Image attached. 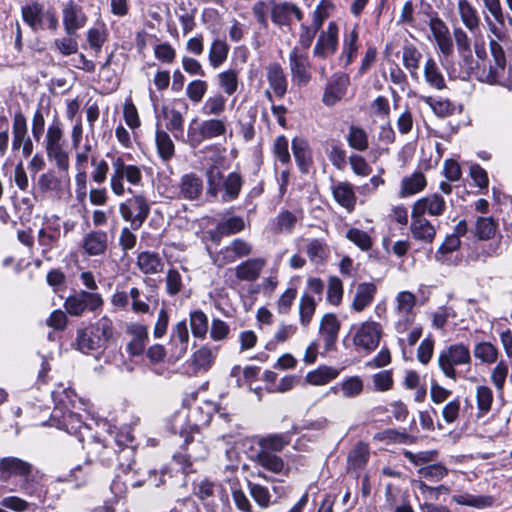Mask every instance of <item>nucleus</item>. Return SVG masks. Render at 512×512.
<instances>
[{
	"label": "nucleus",
	"instance_id": "nucleus-11",
	"mask_svg": "<svg viewBox=\"0 0 512 512\" xmlns=\"http://www.w3.org/2000/svg\"><path fill=\"white\" fill-rule=\"evenodd\" d=\"M189 339L186 320H181L172 327L168 343L169 357L172 361H178L184 357L188 351Z\"/></svg>",
	"mask_w": 512,
	"mask_h": 512
},
{
	"label": "nucleus",
	"instance_id": "nucleus-19",
	"mask_svg": "<svg viewBox=\"0 0 512 512\" xmlns=\"http://www.w3.org/2000/svg\"><path fill=\"white\" fill-rule=\"evenodd\" d=\"M80 247L88 256L104 255L108 248V234L102 230H91L83 236Z\"/></svg>",
	"mask_w": 512,
	"mask_h": 512
},
{
	"label": "nucleus",
	"instance_id": "nucleus-36",
	"mask_svg": "<svg viewBox=\"0 0 512 512\" xmlns=\"http://www.w3.org/2000/svg\"><path fill=\"white\" fill-rule=\"evenodd\" d=\"M340 374L338 368L320 365L315 370L309 371L305 376V381L313 386H321L336 379Z\"/></svg>",
	"mask_w": 512,
	"mask_h": 512
},
{
	"label": "nucleus",
	"instance_id": "nucleus-55",
	"mask_svg": "<svg viewBox=\"0 0 512 512\" xmlns=\"http://www.w3.org/2000/svg\"><path fill=\"white\" fill-rule=\"evenodd\" d=\"M421 99L438 117L444 118L454 113L455 106L447 99L437 100L431 96H423Z\"/></svg>",
	"mask_w": 512,
	"mask_h": 512
},
{
	"label": "nucleus",
	"instance_id": "nucleus-25",
	"mask_svg": "<svg viewBox=\"0 0 512 512\" xmlns=\"http://www.w3.org/2000/svg\"><path fill=\"white\" fill-rule=\"evenodd\" d=\"M349 83L348 75H335L324 91L323 102L328 106L334 105L346 94Z\"/></svg>",
	"mask_w": 512,
	"mask_h": 512
},
{
	"label": "nucleus",
	"instance_id": "nucleus-2",
	"mask_svg": "<svg viewBox=\"0 0 512 512\" xmlns=\"http://www.w3.org/2000/svg\"><path fill=\"white\" fill-rule=\"evenodd\" d=\"M207 191L206 194L216 198L221 193V201L224 203L236 200L242 190L244 180L240 173L231 172L227 176L216 166L206 171Z\"/></svg>",
	"mask_w": 512,
	"mask_h": 512
},
{
	"label": "nucleus",
	"instance_id": "nucleus-12",
	"mask_svg": "<svg viewBox=\"0 0 512 512\" xmlns=\"http://www.w3.org/2000/svg\"><path fill=\"white\" fill-rule=\"evenodd\" d=\"M382 327L379 323L373 321L363 322L357 329L353 343L368 352L375 350L380 342Z\"/></svg>",
	"mask_w": 512,
	"mask_h": 512
},
{
	"label": "nucleus",
	"instance_id": "nucleus-64",
	"mask_svg": "<svg viewBox=\"0 0 512 512\" xmlns=\"http://www.w3.org/2000/svg\"><path fill=\"white\" fill-rule=\"evenodd\" d=\"M248 489L254 501L261 507L267 508L271 503V495L267 487L248 481Z\"/></svg>",
	"mask_w": 512,
	"mask_h": 512
},
{
	"label": "nucleus",
	"instance_id": "nucleus-18",
	"mask_svg": "<svg viewBox=\"0 0 512 512\" xmlns=\"http://www.w3.org/2000/svg\"><path fill=\"white\" fill-rule=\"evenodd\" d=\"M429 28L441 53L445 56H451L454 51V46L446 23L438 16L431 17L429 20Z\"/></svg>",
	"mask_w": 512,
	"mask_h": 512
},
{
	"label": "nucleus",
	"instance_id": "nucleus-52",
	"mask_svg": "<svg viewBox=\"0 0 512 512\" xmlns=\"http://www.w3.org/2000/svg\"><path fill=\"white\" fill-rule=\"evenodd\" d=\"M156 146L160 157L168 161L170 160L175 152V147L169 134L163 130L156 131Z\"/></svg>",
	"mask_w": 512,
	"mask_h": 512
},
{
	"label": "nucleus",
	"instance_id": "nucleus-44",
	"mask_svg": "<svg viewBox=\"0 0 512 512\" xmlns=\"http://www.w3.org/2000/svg\"><path fill=\"white\" fill-rule=\"evenodd\" d=\"M317 302L315 298L309 294L304 293L299 300V322L303 327H308L316 312Z\"/></svg>",
	"mask_w": 512,
	"mask_h": 512
},
{
	"label": "nucleus",
	"instance_id": "nucleus-42",
	"mask_svg": "<svg viewBox=\"0 0 512 512\" xmlns=\"http://www.w3.org/2000/svg\"><path fill=\"white\" fill-rule=\"evenodd\" d=\"M292 152L301 172L306 173L311 164V152L308 143L301 138L292 140Z\"/></svg>",
	"mask_w": 512,
	"mask_h": 512
},
{
	"label": "nucleus",
	"instance_id": "nucleus-39",
	"mask_svg": "<svg viewBox=\"0 0 512 512\" xmlns=\"http://www.w3.org/2000/svg\"><path fill=\"white\" fill-rule=\"evenodd\" d=\"M255 461L266 470L275 474H280L284 471L286 474L289 470L286 468L285 463L280 456L266 450H259L256 454Z\"/></svg>",
	"mask_w": 512,
	"mask_h": 512
},
{
	"label": "nucleus",
	"instance_id": "nucleus-54",
	"mask_svg": "<svg viewBox=\"0 0 512 512\" xmlns=\"http://www.w3.org/2000/svg\"><path fill=\"white\" fill-rule=\"evenodd\" d=\"M508 372L509 365L508 362L504 359L498 361L496 366L491 371L490 381L499 394L503 393Z\"/></svg>",
	"mask_w": 512,
	"mask_h": 512
},
{
	"label": "nucleus",
	"instance_id": "nucleus-63",
	"mask_svg": "<svg viewBox=\"0 0 512 512\" xmlns=\"http://www.w3.org/2000/svg\"><path fill=\"white\" fill-rule=\"evenodd\" d=\"M497 230V223L492 217H479L476 222V235L481 240L492 238Z\"/></svg>",
	"mask_w": 512,
	"mask_h": 512
},
{
	"label": "nucleus",
	"instance_id": "nucleus-62",
	"mask_svg": "<svg viewBox=\"0 0 512 512\" xmlns=\"http://www.w3.org/2000/svg\"><path fill=\"white\" fill-rule=\"evenodd\" d=\"M346 238L363 251L370 250L373 245V241L370 235L358 228H350L346 232Z\"/></svg>",
	"mask_w": 512,
	"mask_h": 512
},
{
	"label": "nucleus",
	"instance_id": "nucleus-26",
	"mask_svg": "<svg viewBox=\"0 0 512 512\" xmlns=\"http://www.w3.org/2000/svg\"><path fill=\"white\" fill-rule=\"evenodd\" d=\"M295 16L298 21L303 19L300 8L289 2L275 4L271 10V20L279 26L289 25L291 17Z\"/></svg>",
	"mask_w": 512,
	"mask_h": 512
},
{
	"label": "nucleus",
	"instance_id": "nucleus-31",
	"mask_svg": "<svg viewBox=\"0 0 512 512\" xmlns=\"http://www.w3.org/2000/svg\"><path fill=\"white\" fill-rule=\"evenodd\" d=\"M61 237V227L58 222L48 223L38 231V243L43 248V252H49L59 246Z\"/></svg>",
	"mask_w": 512,
	"mask_h": 512
},
{
	"label": "nucleus",
	"instance_id": "nucleus-17",
	"mask_svg": "<svg viewBox=\"0 0 512 512\" xmlns=\"http://www.w3.org/2000/svg\"><path fill=\"white\" fill-rule=\"evenodd\" d=\"M446 201L438 193L422 197L414 202L411 212L425 217L426 214L438 217L444 214L446 210Z\"/></svg>",
	"mask_w": 512,
	"mask_h": 512
},
{
	"label": "nucleus",
	"instance_id": "nucleus-47",
	"mask_svg": "<svg viewBox=\"0 0 512 512\" xmlns=\"http://www.w3.org/2000/svg\"><path fill=\"white\" fill-rule=\"evenodd\" d=\"M189 322L192 335L195 338L204 339L208 333V316L202 310H194L189 314Z\"/></svg>",
	"mask_w": 512,
	"mask_h": 512
},
{
	"label": "nucleus",
	"instance_id": "nucleus-57",
	"mask_svg": "<svg viewBox=\"0 0 512 512\" xmlns=\"http://www.w3.org/2000/svg\"><path fill=\"white\" fill-rule=\"evenodd\" d=\"M95 334L102 340V344H106L113 339L114 327L113 322L108 316L101 317L94 325L90 326Z\"/></svg>",
	"mask_w": 512,
	"mask_h": 512
},
{
	"label": "nucleus",
	"instance_id": "nucleus-60",
	"mask_svg": "<svg viewBox=\"0 0 512 512\" xmlns=\"http://www.w3.org/2000/svg\"><path fill=\"white\" fill-rule=\"evenodd\" d=\"M47 156L50 160L55 161L57 168L60 171L68 172L69 170V155L63 149V146L46 147Z\"/></svg>",
	"mask_w": 512,
	"mask_h": 512
},
{
	"label": "nucleus",
	"instance_id": "nucleus-8",
	"mask_svg": "<svg viewBox=\"0 0 512 512\" xmlns=\"http://www.w3.org/2000/svg\"><path fill=\"white\" fill-rule=\"evenodd\" d=\"M416 296L409 291H401L396 296V314L395 330L397 333L406 332L414 322Z\"/></svg>",
	"mask_w": 512,
	"mask_h": 512
},
{
	"label": "nucleus",
	"instance_id": "nucleus-13",
	"mask_svg": "<svg viewBox=\"0 0 512 512\" xmlns=\"http://www.w3.org/2000/svg\"><path fill=\"white\" fill-rule=\"evenodd\" d=\"M338 48V26L330 22L326 30L322 31L313 48V55L316 58L327 59L336 53Z\"/></svg>",
	"mask_w": 512,
	"mask_h": 512
},
{
	"label": "nucleus",
	"instance_id": "nucleus-3",
	"mask_svg": "<svg viewBox=\"0 0 512 512\" xmlns=\"http://www.w3.org/2000/svg\"><path fill=\"white\" fill-rule=\"evenodd\" d=\"M472 362L470 349L464 343H454L446 346L438 354L439 369L446 378L456 381L460 377L457 367L468 366Z\"/></svg>",
	"mask_w": 512,
	"mask_h": 512
},
{
	"label": "nucleus",
	"instance_id": "nucleus-10",
	"mask_svg": "<svg viewBox=\"0 0 512 512\" xmlns=\"http://www.w3.org/2000/svg\"><path fill=\"white\" fill-rule=\"evenodd\" d=\"M289 68L293 82L297 86H306L311 80V63L308 53L295 46L289 53Z\"/></svg>",
	"mask_w": 512,
	"mask_h": 512
},
{
	"label": "nucleus",
	"instance_id": "nucleus-5",
	"mask_svg": "<svg viewBox=\"0 0 512 512\" xmlns=\"http://www.w3.org/2000/svg\"><path fill=\"white\" fill-rule=\"evenodd\" d=\"M103 304L104 300L99 293L80 290L65 300L64 307L71 316L79 317L86 311L97 312Z\"/></svg>",
	"mask_w": 512,
	"mask_h": 512
},
{
	"label": "nucleus",
	"instance_id": "nucleus-27",
	"mask_svg": "<svg viewBox=\"0 0 512 512\" xmlns=\"http://www.w3.org/2000/svg\"><path fill=\"white\" fill-rule=\"evenodd\" d=\"M70 179H63L56 175L54 170H48L41 174L37 186L42 193L54 192L61 195L69 187Z\"/></svg>",
	"mask_w": 512,
	"mask_h": 512
},
{
	"label": "nucleus",
	"instance_id": "nucleus-48",
	"mask_svg": "<svg viewBox=\"0 0 512 512\" xmlns=\"http://www.w3.org/2000/svg\"><path fill=\"white\" fill-rule=\"evenodd\" d=\"M229 53V45L226 41L216 38L209 49V63L213 68L220 67L227 59Z\"/></svg>",
	"mask_w": 512,
	"mask_h": 512
},
{
	"label": "nucleus",
	"instance_id": "nucleus-35",
	"mask_svg": "<svg viewBox=\"0 0 512 512\" xmlns=\"http://www.w3.org/2000/svg\"><path fill=\"white\" fill-rule=\"evenodd\" d=\"M457 10L463 25L471 33H475L479 30L480 17L476 8L468 0H459Z\"/></svg>",
	"mask_w": 512,
	"mask_h": 512
},
{
	"label": "nucleus",
	"instance_id": "nucleus-20",
	"mask_svg": "<svg viewBox=\"0 0 512 512\" xmlns=\"http://www.w3.org/2000/svg\"><path fill=\"white\" fill-rule=\"evenodd\" d=\"M87 17L80 5L73 0L66 3L63 8V25L66 33L74 35L77 30L85 26Z\"/></svg>",
	"mask_w": 512,
	"mask_h": 512
},
{
	"label": "nucleus",
	"instance_id": "nucleus-24",
	"mask_svg": "<svg viewBox=\"0 0 512 512\" xmlns=\"http://www.w3.org/2000/svg\"><path fill=\"white\" fill-rule=\"evenodd\" d=\"M265 266V258H250L236 266L235 276L240 281L253 282L259 278Z\"/></svg>",
	"mask_w": 512,
	"mask_h": 512
},
{
	"label": "nucleus",
	"instance_id": "nucleus-51",
	"mask_svg": "<svg viewBox=\"0 0 512 512\" xmlns=\"http://www.w3.org/2000/svg\"><path fill=\"white\" fill-rule=\"evenodd\" d=\"M346 139L349 146L357 151H365L369 147L368 135L361 127L351 125Z\"/></svg>",
	"mask_w": 512,
	"mask_h": 512
},
{
	"label": "nucleus",
	"instance_id": "nucleus-9",
	"mask_svg": "<svg viewBox=\"0 0 512 512\" xmlns=\"http://www.w3.org/2000/svg\"><path fill=\"white\" fill-rule=\"evenodd\" d=\"M489 50L493 61L486 74V82L505 86L507 66L505 51L497 39L489 40Z\"/></svg>",
	"mask_w": 512,
	"mask_h": 512
},
{
	"label": "nucleus",
	"instance_id": "nucleus-34",
	"mask_svg": "<svg viewBox=\"0 0 512 512\" xmlns=\"http://www.w3.org/2000/svg\"><path fill=\"white\" fill-rule=\"evenodd\" d=\"M423 76L425 82L435 90L446 88V82L442 71L434 58L428 57L424 63Z\"/></svg>",
	"mask_w": 512,
	"mask_h": 512
},
{
	"label": "nucleus",
	"instance_id": "nucleus-40",
	"mask_svg": "<svg viewBox=\"0 0 512 512\" xmlns=\"http://www.w3.org/2000/svg\"><path fill=\"white\" fill-rule=\"evenodd\" d=\"M358 27L354 26L352 30L346 31L343 39V48L341 53V60L344 61V66L350 65L356 58L358 53Z\"/></svg>",
	"mask_w": 512,
	"mask_h": 512
},
{
	"label": "nucleus",
	"instance_id": "nucleus-7",
	"mask_svg": "<svg viewBox=\"0 0 512 512\" xmlns=\"http://www.w3.org/2000/svg\"><path fill=\"white\" fill-rule=\"evenodd\" d=\"M122 218L131 222L133 229H139L150 213V206L142 194L133 195L119 206Z\"/></svg>",
	"mask_w": 512,
	"mask_h": 512
},
{
	"label": "nucleus",
	"instance_id": "nucleus-21",
	"mask_svg": "<svg viewBox=\"0 0 512 512\" xmlns=\"http://www.w3.org/2000/svg\"><path fill=\"white\" fill-rule=\"evenodd\" d=\"M204 184L201 177L188 173L181 177L179 184V197L185 200H198L203 194Z\"/></svg>",
	"mask_w": 512,
	"mask_h": 512
},
{
	"label": "nucleus",
	"instance_id": "nucleus-58",
	"mask_svg": "<svg viewBox=\"0 0 512 512\" xmlns=\"http://www.w3.org/2000/svg\"><path fill=\"white\" fill-rule=\"evenodd\" d=\"M219 86L227 95H233L238 89V72L229 69L218 74Z\"/></svg>",
	"mask_w": 512,
	"mask_h": 512
},
{
	"label": "nucleus",
	"instance_id": "nucleus-15",
	"mask_svg": "<svg viewBox=\"0 0 512 512\" xmlns=\"http://www.w3.org/2000/svg\"><path fill=\"white\" fill-rule=\"evenodd\" d=\"M118 446L120 447V451L118 453L115 449L103 446L102 451L99 454V460L105 465H110L113 461V457L116 456L119 467L124 473L128 474L133 470V466L135 465V461L133 460L134 450L131 446L121 447L119 443Z\"/></svg>",
	"mask_w": 512,
	"mask_h": 512
},
{
	"label": "nucleus",
	"instance_id": "nucleus-49",
	"mask_svg": "<svg viewBox=\"0 0 512 512\" xmlns=\"http://www.w3.org/2000/svg\"><path fill=\"white\" fill-rule=\"evenodd\" d=\"M216 358V352L208 346H202L192 355V363L196 370L207 371L211 368Z\"/></svg>",
	"mask_w": 512,
	"mask_h": 512
},
{
	"label": "nucleus",
	"instance_id": "nucleus-6",
	"mask_svg": "<svg viewBox=\"0 0 512 512\" xmlns=\"http://www.w3.org/2000/svg\"><path fill=\"white\" fill-rule=\"evenodd\" d=\"M196 119L192 121L188 128V138L190 145L197 147L204 140H209L224 136L226 134L227 126L223 119L211 118L202 121L198 128L192 126Z\"/></svg>",
	"mask_w": 512,
	"mask_h": 512
},
{
	"label": "nucleus",
	"instance_id": "nucleus-32",
	"mask_svg": "<svg viewBox=\"0 0 512 512\" xmlns=\"http://www.w3.org/2000/svg\"><path fill=\"white\" fill-rule=\"evenodd\" d=\"M267 80L277 97L282 98L286 94L288 82L280 64L271 63L267 67Z\"/></svg>",
	"mask_w": 512,
	"mask_h": 512
},
{
	"label": "nucleus",
	"instance_id": "nucleus-30",
	"mask_svg": "<svg viewBox=\"0 0 512 512\" xmlns=\"http://www.w3.org/2000/svg\"><path fill=\"white\" fill-rule=\"evenodd\" d=\"M377 293V286L371 282H363L357 285L352 301V309L361 312L366 309L374 300Z\"/></svg>",
	"mask_w": 512,
	"mask_h": 512
},
{
	"label": "nucleus",
	"instance_id": "nucleus-61",
	"mask_svg": "<svg viewBox=\"0 0 512 512\" xmlns=\"http://www.w3.org/2000/svg\"><path fill=\"white\" fill-rule=\"evenodd\" d=\"M363 381L359 376H352L340 383L342 394L346 398H354L363 392Z\"/></svg>",
	"mask_w": 512,
	"mask_h": 512
},
{
	"label": "nucleus",
	"instance_id": "nucleus-37",
	"mask_svg": "<svg viewBox=\"0 0 512 512\" xmlns=\"http://www.w3.org/2000/svg\"><path fill=\"white\" fill-rule=\"evenodd\" d=\"M422 60V53L412 43L406 42L402 47V63L412 78L418 77V69Z\"/></svg>",
	"mask_w": 512,
	"mask_h": 512
},
{
	"label": "nucleus",
	"instance_id": "nucleus-14",
	"mask_svg": "<svg viewBox=\"0 0 512 512\" xmlns=\"http://www.w3.org/2000/svg\"><path fill=\"white\" fill-rule=\"evenodd\" d=\"M52 419L57 421V425L60 429L67 431L69 434H73L83 438L82 430H89L90 428L83 422L81 415L72 412H63L61 408L56 407L52 412Z\"/></svg>",
	"mask_w": 512,
	"mask_h": 512
},
{
	"label": "nucleus",
	"instance_id": "nucleus-38",
	"mask_svg": "<svg viewBox=\"0 0 512 512\" xmlns=\"http://www.w3.org/2000/svg\"><path fill=\"white\" fill-rule=\"evenodd\" d=\"M245 229V221L240 216H232L222 219L215 228L214 241H219L221 237L237 234Z\"/></svg>",
	"mask_w": 512,
	"mask_h": 512
},
{
	"label": "nucleus",
	"instance_id": "nucleus-23",
	"mask_svg": "<svg viewBox=\"0 0 512 512\" xmlns=\"http://www.w3.org/2000/svg\"><path fill=\"white\" fill-rule=\"evenodd\" d=\"M339 330L340 323L334 314L328 313L322 317L319 333L324 341V348L326 351H331L333 349L338 338Z\"/></svg>",
	"mask_w": 512,
	"mask_h": 512
},
{
	"label": "nucleus",
	"instance_id": "nucleus-56",
	"mask_svg": "<svg viewBox=\"0 0 512 512\" xmlns=\"http://www.w3.org/2000/svg\"><path fill=\"white\" fill-rule=\"evenodd\" d=\"M327 245L319 239H312L306 246V253L313 263H322L328 256Z\"/></svg>",
	"mask_w": 512,
	"mask_h": 512
},
{
	"label": "nucleus",
	"instance_id": "nucleus-28",
	"mask_svg": "<svg viewBox=\"0 0 512 512\" xmlns=\"http://www.w3.org/2000/svg\"><path fill=\"white\" fill-rule=\"evenodd\" d=\"M75 346L77 350L85 354L105 348L102 344V340L95 334V331L91 327L77 330Z\"/></svg>",
	"mask_w": 512,
	"mask_h": 512
},
{
	"label": "nucleus",
	"instance_id": "nucleus-45",
	"mask_svg": "<svg viewBox=\"0 0 512 512\" xmlns=\"http://www.w3.org/2000/svg\"><path fill=\"white\" fill-rule=\"evenodd\" d=\"M291 442L289 433L269 435L260 439L259 450H266L271 453L281 452Z\"/></svg>",
	"mask_w": 512,
	"mask_h": 512
},
{
	"label": "nucleus",
	"instance_id": "nucleus-59",
	"mask_svg": "<svg viewBox=\"0 0 512 512\" xmlns=\"http://www.w3.org/2000/svg\"><path fill=\"white\" fill-rule=\"evenodd\" d=\"M226 99L221 94L208 97L202 107V113L207 116H218L225 111Z\"/></svg>",
	"mask_w": 512,
	"mask_h": 512
},
{
	"label": "nucleus",
	"instance_id": "nucleus-50",
	"mask_svg": "<svg viewBox=\"0 0 512 512\" xmlns=\"http://www.w3.org/2000/svg\"><path fill=\"white\" fill-rule=\"evenodd\" d=\"M298 219L296 215L288 210H282L278 213L273 222V231L275 233L290 234L293 232Z\"/></svg>",
	"mask_w": 512,
	"mask_h": 512
},
{
	"label": "nucleus",
	"instance_id": "nucleus-53",
	"mask_svg": "<svg viewBox=\"0 0 512 512\" xmlns=\"http://www.w3.org/2000/svg\"><path fill=\"white\" fill-rule=\"evenodd\" d=\"M493 391L486 385H480L476 389V402L479 416L486 415L492 407Z\"/></svg>",
	"mask_w": 512,
	"mask_h": 512
},
{
	"label": "nucleus",
	"instance_id": "nucleus-29",
	"mask_svg": "<svg viewBox=\"0 0 512 512\" xmlns=\"http://www.w3.org/2000/svg\"><path fill=\"white\" fill-rule=\"evenodd\" d=\"M136 265L145 275L161 273L164 269V261L159 253L154 251H143L137 256Z\"/></svg>",
	"mask_w": 512,
	"mask_h": 512
},
{
	"label": "nucleus",
	"instance_id": "nucleus-43",
	"mask_svg": "<svg viewBox=\"0 0 512 512\" xmlns=\"http://www.w3.org/2000/svg\"><path fill=\"white\" fill-rule=\"evenodd\" d=\"M473 355L482 364L491 365L497 362L499 356L498 348L487 341H481L475 344Z\"/></svg>",
	"mask_w": 512,
	"mask_h": 512
},
{
	"label": "nucleus",
	"instance_id": "nucleus-1",
	"mask_svg": "<svg viewBox=\"0 0 512 512\" xmlns=\"http://www.w3.org/2000/svg\"><path fill=\"white\" fill-rule=\"evenodd\" d=\"M22 479L21 491L28 496L36 492L41 479L39 471L29 462L14 456L0 459V481H6L11 477Z\"/></svg>",
	"mask_w": 512,
	"mask_h": 512
},
{
	"label": "nucleus",
	"instance_id": "nucleus-33",
	"mask_svg": "<svg viewBox=\"0 0 512 512\" xmlns=\"http://www.w3.org/2000/svg\"><path fill=\"white\" fill-rule=\"evenodd\" d=\"M44 6L38 2L29 3L21 8L23 21L34 31L44 29Z\"/></svg>",
	"mask_w": 512,
	"mask_h": 512
},
{
	"label": "nucleus",
	"instance_id": "nucleus-22",
	"mask_svg": "<svg viewBox=\"0 0 512 512\" xmlns=\"http://www.w3.org/2000/svg\"><path fill=\"white\" fill-rule=\"evenodd\" d=\"M334 200L343 207L348 213L354 211L357 197L354 187L349 182H337L331 186Z\"/></svg>",
	"mask_w": 512,
	"mask_h": 512
},
{
	"label": "nucleus",
	"instance_id": "nucleus-16",
	"mask_svg": "<svg viewBox=\"0 0 512 512\" xmlns=\"http://www.w3.org/2000/svg\"><path fill=\"white\" fill-rule=\"evenodd\" d=\"M410 234L415 241L431 245L436 237V228L426 217L411 212Z\"/></svg>",
	"mask_w": 512,
	"mask_h": 512
},
{
	"label": "nucleus",
	"instance_id": "nucleus-41",
	"mask_svg": "<svg viewBox=\"0 0 512 512\" xmlns=\"http://www.w3.org/2000/svg\"><path fill=\"white\" fill-rule=\"evenodd\" d=\"M426 185L427 181L424 174L416 171L411 176L402 179L399 194L401 197L411 196L423 191Z\"/></svg>",
	"mask_w": 512,
	"mask_h": 512
},
{
	"label": "nucleus",
	"instance_id": "nucleus-46",
	"mask_svg": "<svg viewBox=\"0 0 512 512\" xmlns=\"http://www.w3.org/2000/svg\"><path fill=\"white\" fill-rule=\"evenodd\" d=\"M453 501L459 505L475 507L478 509L491 507L494 503V498L488 495H472V494H461L454 495Z\"/></svg>",
	"mask_w": 512,
	"mask_h": 512
},
{
	"label": "nucleus",
	"instance_id": "nucleus-4",
	"mask_svg": "<svg viewBox=\"0 0 512 512\" xmlns=\"http://www.w3.org/2000/svg\"><path fill=\"white\" fill-rule=\"evenodd\" d=\"M112 169L110 187L115 195L123 196L125 194L124 180L133 186L142 185L143 176L140 167L126 164L123 158L117 157L112 162ZM127 192L132 193V190L128 188Z\"/></svg>",
	"mask_w": 512,
	"mask_h": 512
}]
</instances>
